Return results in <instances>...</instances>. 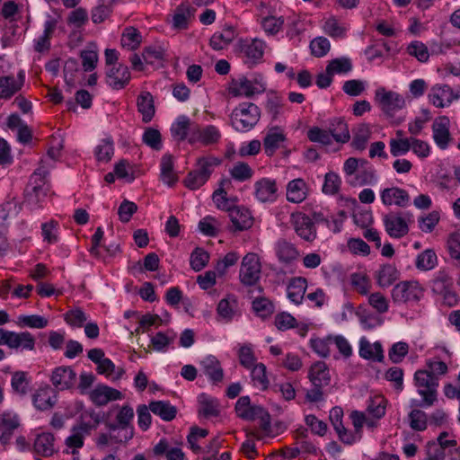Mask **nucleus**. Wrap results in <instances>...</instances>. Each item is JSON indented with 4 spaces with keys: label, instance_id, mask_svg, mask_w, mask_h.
I'll list each match as a JSON object with an SVG mask.
<instances>
[{
    "label": "nucleus",
    "instance_id": "obj_1",
    "mask_svg": "<svg viewBox=\"0 0 460 460\" xmlns=\"http://www.w3.org/2000/svg\"><path fill=\"white\" fill-rule=\"evenodd\" d=\"M374 101L393 124L399 125L403 121V118L395 117V113L406 106L405 98L402 94L378 87L375 91Z\"/></svg>",
    "mask_w": 460,
    "mask_h": 460
},
{
    "label": "nucleus",
    "instance_id": "obj_2",
    "mask_svg": "<svg viewBox=\"0 0 460 460\" xmlns=\"http://www.w3.org/2000/svg\"><path fill=\"white\" fill-rule=\"evenodd\" d=\"M418 394L422 397L420 402L412 399L411 407H430L438 399V378L427 370H418L414 374Z\"/></svg>",
    "mask_w": 460,
    "mask_h": 460
},
{
    "label": "nucleus",
    "instance_id": "obj_3",
    "mask_svg": "<svg viewBox=\"0 0 460 460\" xmlns=\"http://www.w3.org/2000/svg\"><path fill=\"white\" fill-rule=\"evenodd\" d=\"M133 408L129 405H123L116 415V421L105 423L109 431H111V439L114 443H126L133 438Z\"/></svg>",
    "mask_w": 460,
    "mask_h": 460
},
{
    "label": "nucleus",
    "instance_id": "obj_4",
    "mask_svg": "<svg viewBox=\"0 0 460 460\" xmlns=\"http://www.w3.org/2000/svg\"><path fill=\"white\" fill-rule=\"evenodd\" d=\"M261 117L260 108L252 102H243L231 113L233 126L238 131H248L253 128Z\"/></svg>",
    "mask_w": 460,
    "mask_h": 460
},
{
    "label": "nucleus",
    "instance_id": "obj_5",
    "mask_svg": "<svg viewBox=\"0 0 460 460\" xmlns=\"http://www.w3.org/2000/svg\"><path fill=\"white\" fill-rule=\"evenodd\" d=\"M221 160L217 157H200L198 159L196 170L189 172L184 180V184L190 190H197L208 180L212 167L218 165Z\"/></svg>",
    "mask_w": 460,
    "mask_h": 460
},
{
    "label": "nucleus",
    "instance_id": "obj_6",
    "mask_svg": "<svg viewBox=\"0 0 460 460\" xmlns=\"http://www.w3.org/2000/svg\"><path fill=\"white\" fill-rule=\"evenodd\" d=\"M413 221L410 212H390L383 217L386 233L393 238L400 239L409 233V223Z\"/></svg>",
    "mask_w": 460,
    "mask_h": 460
},
{
    "label": "nucleus",
    "instance_id": "obj_7",
    "mask_svg": "<svg viewBox=\"0 0 460 460\" xmlns=\"http://www.w3.org/2000/svg\"><path fill=\"white\" fill-rule=\"evenodd\" d=\"M261 273V264L259 256L254 252L247 253L242 260L239 279L245 286L255 285Z\"/></svg>",
    "mask_w": 460,
    "mask_h": 460
},
{
    "label": "nucleus",
    "instance_id": "obj_8",
    "mask_svg": "<svg viewBox=\"0 0 460 460\" xmlns=\"http://www.w3.org/2000/svg\"><path fill=\"white\" fill-rule=\"evenodd\" d=\"M0 345H6L15 349L33 350L35 338L28 332H14L0 328Z\"/></svg>",
    "mask_w": 460,
    "mask_h": 460
},
{
    "label": "nucleus",
    "instance_id": "obj_9",
    "mask_svg": "<svg viewBox=\"0 0 460 460\" xmlns=\"http://www.w3.org/2000/svg\"><path fill=\"white\" fill-rule=\"evenodd\" d=\"M423 296V288L417 281H402L392 289L394 303L418 302Z\"/></svg>",
    "mask_w": 460,
    "mask_h": 460
},
{
    "label": "nucleus",
    "instance_id": "obj_10",
    "mask_svg": "<svg viewBox=\"0 0 460 460\" xmlns=\"http://www.w3.org/2000/svg\"><path fill=\"white\" fill-rule=\"evenodd\" d=\"M291 224L296 234L306 242H313L316 238V229L312 219L303 213H293Z\"/></svg>",
    "mask_w": 460,
    "mask_h": 460
},
{
    "label": "nucleus",
    "instance_id": "obj_11",
    "mask_svg": "<svg viewBox=\"0 0 460 460\" xmlns=\"http://www.w3.org/2000/svg\"><path fill=\"white\" fill-rule=\"evenodd\" d=\"M460 98L459 91H454L447 84L434 85L429 94V102L438 108L450 105L455 100Z\"/></svg>",
    "mask_w": 460,
    "mask_h": 460
},
{
    "label": "nucleus",
    "instance_id": "obj_12",
    "mask_svg": "<svg viewBox=\"0 0 460 460\" xmlns=\"http://www.w3.org/2000/svg\"><path fill=\"white\" fill-rule=\"evenodd\" d=\"M449 128L450 120L447 116H439L432 123V138L442 150L447 149L452 140Z\"/></svg>",
    "mask_w": 460,
    "mask_h": 460
},
{
    "label": "nucleus",
    "instance_id": "obj_13",
    "mask_svg": "<svg viewBox=\"0 0 460 460\" xmlns=\"http://www.w3.org/2000/svg\"><path fill=\"white\" fill-rule=\"evenodd\" d=\"M89 397L96 406H104L110 402L121 400L123 394L115 388L99 384L89 392Z\"/></svg>",
    "mask_w": 460,
    "mask_h": 460
},
{
    "label": "nucleus",
    "instance_id": "obj_14",
    "mask_svg": "<svg viewBox=\"0 0 460 460\" xmlns=\"http://www.w3.org/2000/svg\"><path fill=\"white\" fill-rule=\"evenodd\" d=\"M221 138L220 130L214 125H208L204 128H198L189 135L188 141L190 144L197 142L201 143L204 146H210L217 144Z\"/></svg>",
    "mask_w": 460,
    "mask_h": 460
},
{
    "label": "nucleus",
    "instance_id": "obj_15",
    "mask_svg": "<svg viewBox=\"0 0 460 460\" xmlns=\"http://www.w3.org/2000/svg\"><path fill=\"white\" fill-rule=\"evenodd\" d=\"M24 72L20 71L17 78L13 75L0 76V99H10L18 93L24 84Z\"/></svg>",
    "mask_w": 460,
    "mask_h": 460
},
{
    "label": "nucleus",
    "instance_id": "obj_16",
    "mask_svg": "<svg viewBox=\"0 0 460 460\" xmlns=\"http://www.w3.org/2000/svg\"><path fill=\"white\" fill-rule=\"evenodd\" d=\"M57 393L49 385L40 387L32 395V402L36 409L48 411L57 403Z\"/></svg>",
    "mask_w": 460,
    "mask_h": 460
},
{
    "label": "nucleus",
    "instance_id": "obj_17",
    "mask_svg": "<svg viewBox=\"0 0 460 460\" xmlns=\"http://www.w3.org/2000/svg\"><path fill=\"white\" fill-rule=\"evenodd\" d=\"M266 90V86L253 87L251 80L244 76H241L237 79H233L229 85V93L234 96H245L252 97L254 94H259Z\"/></svg>",
    "mask_w": 460,
    "mask_h": 460
},
{
    "label": "nucleus",
    "instance_id": "obj_18",
    "mask_svg": "<svg viewBox=\"0 0 460 460\" xmlns=\"http://www.w3.org/2000/svg\"><path fill=\"white\" fill-rule=\"evenodd\" d=\"M76 378L75 372L71 367H56L51 375V382L58 390H66L73 386Z\"/></svg>",
    "mask_w": 460,
    "mask_h": 460
},
{
    "label": "nucleus",
    "instance_id": "obj_19",
    "mask_svg": "<svg viewBox=\"0 0 460 460\" xmlns=\"http://www.w3.org/2000/svg\"><path fill=\"white\" fill-rule=\"evenodd\" d=\"M382 202L386 206L396 205L406 207L410 203V196L406 190L397 187L386 188L381 192Z\"/></svg>",
    "mask_w": 460,
    "mask_h": 460
},
{
    "label": "nucleus",
    "instance_id": "obj_20",
    "mask_svg": "<svg viewBox=\"0 0 460 460\" xmlns=\"http://www.w3.org/2000/svg\"><path fill=\"white\" fill-rule=\"evenodd\" d=\"M106 75L108 84L116 90L124 88L130 80L128 68L124 65L110 68Z\"/></svg>",
    "mask_w": 460,
    "mask_h": 460
},
{
    "label": "nucleus",
    "instance_id": "obj_21",
    "mask_svg": "<svg viewBox=\"0 0 460 460\" xmlns=\"http://www.w3.org/2000/svg\"><path fill=\"white\" fill-rule=\"evenodd\" d=\"M229 217L236 231H243L252 227L253 218L250 211L243 207H233L229 211Z\"/></svg>",
    "mask_w": 460,
    "mask_h": 460
},
{
    "label": "nucleus",
    "instance_id": "obj_22",
    "mask_svg": "<svg viewBox=\"0 0 460 460\" xmlns=\"http://www.w3.org/2000/svg\"><path fill=\"white\" fill-rule=\"evenodd\" d=\"M358 354L365 359L381 362L384 359V351L380 342L370 343L365 337L360 339Z\"/></svg>",
    "mask_w": 460,
    "mask_h": 460
},
{
    "label": "nucleus",
    "instance_id": "obj_23",
    "mask_svg": "<svg viewBox=\"0 0 460 460\" xmlns=\"http://www.w3.org/2000/svg\"><path fill=\"white\" fill-rule=\"evenodd\" d=\"M90 423L81 422L79 425L74 426L71 429V435L66 438V445L69 448L76 449L84 446V438L89 435L92 430ZM75 453V450H73Z\"/></svg>",
    "mask_w": 460,
    "mask_h": 460
},
{
    "label": "nucleus",
    "instance_id": "obj_24",
    "mask_svg": "<svg viewBox=\"0 0 460 460\" xmlns=\"http://www.w3.org/2000/svg\"><path fill=\"white\" fill-rule=\"evenodd\" d=\"M308 377L314 386H327L331 382L329 369L323 361H318L311 367Z\"/></svg>",
    "mask_w": 460,
    "mask_h": 460
},
{
    "label": "nucleus",
    "instance_id": "obj_25",
    "mask_svg": "<svg viewBox=\"0 0 460 460\" xmlns=\"http://www.w3.org/2000/svg\"><path fill=\"white\" fill-rule=\"evenodd\" d=\"M276 181L270 179H261L255 183V195L261 202L273 201L277 193Z\"/></svg>",
    "mask_w": 460,
    "mask_h": 460
},
{
    "label": "nucleus",
    "instance_id": "obj_26",
    "mask_svg": "<svg viewBox=\"0 0 460 460\" xmlns=\"http://www.w3.org/2000/svg\"><path fill=\"white\" fill-rule=\"evenodd\" d=\"M196 129L190 118L185 115L179 116L176 121L171 127V133L174 139L182 141L187 138Z\"/></svg>",
    "mask_w": 460,
    "mask_h": 460
},
{
    "label": "nucleus",
    "instance_id": "obj_27",
    "mask_svg": "<svg viewBox=\"0 0 460 460\" xmlns=\"http://www.w3.org/2000/svg\"><path fill=\"white\" fill-rule=\"evenodd\" d=\"M137 106L142 120L145 123L151 121L155 113L153 95L149 92H142L137 97Z\"/></svg>",
    "mask_w": 460,
    "mask_h": 460
},
{
    "label": "nucleus",
    "instance_id": "obj_28",
    "mask_svg": "<svg viewBox=\"0 0 460 460\" xmlns=\"http://www.w3.org/2000/svg\"><path fill=\"white\" fill-rule=\"evenodd\" d=\"M19 425V418L16 414L11 412L3 413L0 418V440L3 443H7Z\"/></svg>",
    "mask_w": 460,
    "mask_h": 460
},
{
    "label": "nucleus",
    "instance_id": "obj_29",
    "mask_svg": "<svg viewBox=\"0 0 460 460\" xmlns=\"http://www.w3.org/2000/svg\"><path fill=\"white\" fill-rule=\"evenodd\" d=\"M31 188H27L26 196H25V203L31 207V208H36L40 206V203L43 202L46 195L47 190L44 188L45 182L40 179V182L30 183Z\"/></svg>",
    "mask_w": 460,
    "mask_h": 460
},
{
    "label": "nucleus",
    "instance_id": "obj_30",
    "mask_svg": "<svg viewBox=\"0 0 460 460\" xmlns=\"http://www.w3.org/2000/svg\"><path fill=\"white\" fill-rule=\"evenodd\" d=\"M275 250L279 261L285 264H289L299 257V252L296 246L284 239L276 243Z\"/></svg>",
    "mask_w": 460,
    "mask_h": 460
},
{
    "label": "nucleus",
    "instance_id": "obj_31",
    "mask_svg": "<svg viewBox=\"0 0 460 460\" xmlns=\"http://www.w3.org/2000/svg\"><path fill=\"white\" fill-rule=\"evenodd\" d=\"M195 8L188 4H180L172 15V27L177 30H183L188 27L190 21L193 18Z\"/></svg>",
    "mask_w": 460,
    "mask_h": 460
},
{
    "label": "nucleus",
    "instance_id": "obj_32",
    "mask_svg": "<svg viewBox=\"0 0 460 460\" xmlns=\"http://www.w3.org/2000/svg\"><path fill=\"white\" fill-rule=\"evenodd\" d=\"M200 365L204 374L214 383L220 382L223 379V368L219 360L215 356H207L200 362Z\"/></svg>",
    "mask_w": 460,
    "mask_h": 460
},
{
    "label": "nucleus",
    "instance_id": "obj_33",
    "mask_svg": "<svg viewBox=\"0 0 460 460\" xmlns=\"http://www.w3.org/2000/svg\"><path fill=\"white\" fill-rule=\"evenodd\" d=\"M307 195V186L305 181L297 178L288 182L287 186V199L293 203H300L305 199Z\"/></svg>",
    "mask_w": 460,
    "mask_h": 460
},
{
    "label": "nucleus",
    "instance_id": "obj_34",
    "mask_svg": "<svg viewBox=\"0 0 460 460\" xmlns=\"http://www.w3.org/2000/svg\"><path fill=\"white\" fill-rule=\"evenodd\" d=\"M262 407L259 405H252L249 396H242L235 404V411L238 417L245 420H256V415Z\"/></svg>",
    "mask_w": 460,
    "mask_h": 460
},
{
    "label": "nucleus",
    "instance_id": "obj_35",
    "mask_svg": "<svg viewBox=\"0 0 460 460\" xmlns=\"http://www.w3.org/2000/svg\"><path fill=\"white\" fill-rule=\"evenodd\" d=\"M265 111L271 120H278L284 113V102L281 96L275 92L268 93L265 101Z\"/></svg>",
    "mask_w": 460,
    "mask_h": 460
},
{
    "label": "nucleus",
    "instance_id": "obj_36",
    "mask_svg": "<svg viewBox=\"0 0 460 460\" xmlns=\"http://www.w3.org/2000/svg\"><path fill=\"white\" fill-rule=\"evenodd\" d=\"M284 140L285 136L280 128H270L263 139L266 155L269 156L272 155Z\"/></svg>",
    "mask_w": 460,
    "mask_h": 460
},
{
    "label": "nucleus",
    "instance_id": "obj_37",
    "mask_svg": "<svg viewBox=\"0 0 460 460\" xmlns=\"http://www.w3.org/2000/svg\"><path fill=\"white\" fill-rule=\"evenodd\" d=\"M306 287L307 283L305 278L297 277L292 279L288 286V297L296 305L301 304Z\"/></svg>",
    "mask_w": 460,
    "mask_h": 460
},
{
    "label": "nucleus",
    "instance_id": "obj_38",
    "mask_svg": "<svg viewBox=\"0 0 460 460\" xmlns=\"http://www.w3.org/2000/svg\"><path fill=\"white\" fill-rule=\"evenodd\" d=\"M235 38V31L231 26L215 32L210 38L209 44L215 50H221L227 47Z\"/></svg>",
    "mask_w": 460,
    "mask_h": 460
},
{
    "label": "nucleus",
    "instance_id": "obj_39",
    "mask_svg": "<svg viewBox=\"0 0 460 460\" xmlns=\"http://www.w3.org/2000/svg\"><path fill=\"white\" fill-rule=\"evenodd\" d=\"M150 411L165 421L172 420L177 413L175 406L166 401H155L149 404Z\"/></svg>",
    "mask_w": 460,
    "mask_h": 460
},
{
    "label": "nucleus",
    "instance_id": "obj_40",
    "mask_svg": "<svg viewBox=\"0 0 460 460\" xmlns=\"http://www.w3.org/2000/svg\"><path fill=\"white\" fill-rule=\"evenodd\" d=\"M242 52L245 58V63L253 64L262 58L264 43L260 40H253L252 42L242 47Z\"/></svg>",
    "mask_w": 460,
    "mask_h": 460
},
{
    "label": "nucleus",
    "instance_id": "obj_41",
    "mask_svg": "<svg viewBox=\"0 0 460 460\" xmlns=\"http://www.w3.org/2000/svg\"><path fill=\"white\" fill-rule=\"evenodd\" d=\"M161 179L168 186H172L178 181L173 171L172 156L169 154L164 155L161 160Z\"/></svg>",
    "mask_w": 460,
    "mask_h": 460
},
{
    "label": "nucleus",
    "instance_id": "obj_42",
    "mask_svg": "<svg viewBox=\"0 0 460 460\" xmlns=\"http://www.w3.org/2000/svg\"><path fill=\"white\" fill-rule=\"evenodd\" d=\"M35 451L44 456H51L54 451V437L51 433H42L34 441Z\"/></svg>",
    "mask_w": 460,
    "mask_h": 460
},
{
    "label": "nucleus",
    "instance_id": "obj_43",
    "mask_svg": "<svg viewBox=\"0 0 460 460\" xmlns=\"http://www.w3.org/2000/svg\"><path fill=\"white\" fill-rule=\"evenodd\" d=\"M237 308V300L234 296H227L226 298H223L219 301L217 305V314L218 315L229 322L234 317Z\"/></svg>",
    "mask_w": 460,
    "mask_h": 460
},
{
    "label": "nucleus",
    "instance_id": "obj_44",
    "mask_svg": "<svg viewBox=\"0 0 460 460\" xmlns=\"http://www.w3.org/2000/svg\"><path fill=\"white\" fill-rule=\"evenodd\" d=\"M353 134L354 137L351 143L352 146L357 150H364L371 137V129L369 125L365 123L359 124L354 129Z\"/></svg>",
    "mask_w": 460,
    "mask_h": 460
},
{
    "label": "nucleus",
    "instance_id": "obj_45",
    "mask_svg": "<svg viewBox=\"0 0 460 460\" xmlns=\"http://www.w3.org/2000/svg\"><path fill=\"white\" fill-rule=\"evenodd\" d=\"M199 413L202 416L209 418L218 415V402L215 398L206 394H202L199 396Z\"/></svg>",
    "mask_w": 460,
    "mask_h": 460
},
{
    "label": "nucleus",
    "instance_id": "obj_46",
    "mask_svg": "<svg viewBox=\"0 0 460 460\" xmlns=\"http://www.w3.org/2000/svg\"><path fill=\"white\" fill-rule=\"evenodd\" d=\"M332 137L339 143H346L349 140L350 135L347 123L341 119H334L330 126Z\"/></svg>",
    "mask_w": 460,
    "mask_h": 460
},
{
    "label": "nucleus",
    "instance_id": "obj_47",
    "mask_svg": "<svg viewBox=\"0 0 460 460\" xmlns=\"http://www.w3.org/2000/svg\"><path fill=\"white\" fill-rule=\"evenodd\" d=\"M114 154L113 140L111 137L103 138L96 146L94 155L97 161L108 163Z\"/></svg>",
    "mask_w": 460,
    "mask_h": 460
},
{
    "label": "nucleus",
    "instance_id": "obj_48",
    "mask_svg": "<svg viewBox=\"0 0 460 460\" xmlns=\"http://www.w3.org/2000/svg\"><path fill=\"white\" fill-rule=\"evenodd\" d=\"M142 37L139 31L134 27H128L124 30L121 36V45L124 48L134 50L141 43Z\"/></svg>",
    "mask_w": 460,
    "mask_h": 460
},
{
    "label": "nucleus",
    "instance_id": "obj_49",
    "mask_svg": "<svg viewBox=\"0 0 460 460\" xmlns=\"http://www.w3.org/2000/svg\"><path fill=\"white\" fill-rule=\"evenodd\" d=\"M377 283L381 288L391 286L398 278L396 269L390 265L383 266L377 272Z\"/></svg>",
    "mask_w": 460,
    "mask_h": 460
},
{
    "label": "nucleus",
    "instance_id": "obj_50",
    "mask_svg": "<svg viewBox=\"0 0 460 460\" xmlns=\"http://www.w3.org/2000/svg\"><path fill=\"white\" fill-rule=\"evenodd\" d=\"M11 386L14 393L25 395L28 393L29 380L25 372L17 371L13 374Z\"/></svg>",
    "mask_w": 460,
    "mask_h": 460
},
{
    "label": "nucleus",
    "instance_id": "obj_51",
    "mask_svg": "<svg viewBox=\"0 0 460 460\" xmlns=\"http://www.w3.org/2000/svg\"><path fill=\"white\" fill-rule=\"evenodd\" d=\"M251 369V376L254 385L260 386L262 390L268 388L269 380L266 375V367L262 363L254 365Z\"/></svg>",
    "mask_w": 460,
    "mask_h": 460
},
{
    "label": "nucleus",
    "instance_id": "obj_52",
    "mask_svg": "<svg viewBox=\"0 0 460 460\" xmlns=\"http://www.w3.org/2000/svg\"><path fill=\"white\" fill-rule=\"evenodd\" d=\"M17 323L20 326L42 329L48 325V320L45 317L38 314H22L18 317Z\"/></svg>",
    "mask_w": 460,
    "mask_h": 460
},
{
    "label": "nucleus",
    "instance_id": "obj_53",
    "mask_svg": "<svg viewBox=\"0 0 460 460\" xmlns=\"http://www.w3.org/2000/svg\"><path fill=\"white\" fill-rule=\"evenodd\" d=\"M209 261V254L202 248H196L190 254V266L195 271L206 267Z\"/></svg>",
    "mask_w": 460,
    "mask_h": 460
},
{
    "label": "nucleus",
    "instance_id": "obj_54",
    "mask_svg": "<svg viewBox=\"0 0 460 460\" xmlns=\"http://www.w3.org/2000/svg\"><path fill=\"white\" fill-rule=\"evenodd\" d=\"M366 414L379 420L385 414V399L383 397H376L368 401Z\"/></svg>",
    "mask_w": 460,
    "mask_h": 460
},
{
    "label": "nucleus",
    "instance_id": "obj_55",
    "mask_svg": "<svg viewBox=\"0 0 460 460\" xmlns=\"http://www.w3.org/2000/svg\"><path fill=\"white\" fill-rule=\"evenodd\" d=\"M326 67L332 75L335 74H347L351 71L352 64L349 58H340L331 60Z\"/></svg>",
    "mask_w": 460,
    "mask_h": 460
},
{
    "label": "nucleus",
    "instance_id": "obj_56",
    "mask_svg": "<svg viewBox=\"0 0 460 460\" xmlns=\"http://www.w3.org/2000/svg\"><path fill=\"white\" fill-rule=\"evenodd\" d=\"M437 264V256L432 250H425L418 255L416 260V267L421 270H429L433 269Z\"/></svg>",
    "mask_w": 460,
    "mask_h": 460
},
{
    "label": "nucleus",
    "instance_id": "obj_57",
    "mask_svg": "<svg viewBox=\"0 0 460 460\" xmlns=\"http://www.w3.org/2000/svg\"><path fill=\"white\" fill-rule=\"evenodd\" d=\"M410 427L418 431H422L427 428V414L418 409H413L409 413Z\"/></svg>",
    "mask_w": 460,
    "mask_h": 460
},
{
    "label": "nucleus",
    "instance_id": "obj_58",
    "mask_svg": "<svg viewBox=\"0 0 460 460\" xmlns=\"http://www.w3.org/2000/svg\"><path fill=\"white\" fill-rule=\"evenodd\" d=\"M341 183V181L338 174L332 172H327L324 177L323 191L325 194L334 195L339 191Z\"/></svg>",
    "mask_w": 460,
    "mask_h": 460
},
{
    "label": "nucleus",
    "instance_id": "obj_59",
    "mask_svg": "<svg viewBox=\"0 0 460 460\" xmlns=\"http://www.w3.org/2000/svg\"><path fill=\"white\" fill-rule=\"evenodd\" d=\"M411 138H392L390 140V152L394 156L405 155L411 149Z\"/></svg>",
    "mask_w": 460,
    "mask_h": 460
},
{
    "label": "nucleus",
    "instance_id": "obj_60",
    "mask_svg": "<svg viewBox=\"0 0 460 460\" xmlns=\"http://www.w3.org/2000/svg\"><path fill=\"white\" fill-rule=\"evenodd\" d=\"M408 53L415 57L420 62H427L429 53L427 46L420 41H412L408 47Z\"/></svg>",
    "mask_w": 460,
    "mask_h": 460
},
{
    "label": "nucleus",
    "instance_id": "obj_61",
    "mask_svg": "<svg viewBox=\"0 0 460 460\" xmlns=\"http://www.w3.org/2000/svg\"><path fill=\"white\" fill-rule=\"evenodd\" d=\"M283 23L284 20L281 17L275 16L264 17L261 22V27L263 28L264 31L271 35L278 33L282 28Z\"/></svg>",
    "mask_w": 460,
    "mask_h": 460
},
{
    "label": "nucleus",
    "instance_id": "obj_62",
    "mask_svg": "<svg viewBox=\"0 0 460 460\" xmlns=\"http://www.w3.org/2000/svg\"><path fill=\"white\" fill-rule=\"evenodd\" d=\"M231 176L240 181H246L252 176V170L246 163H237L230 170Z\"/></svg>",
    "mask_w": 460,
    "mask_h": 460
},
{
    "label": "nucleus",
    "instance_id": "obj_63",
    "mask_svg": "<svg viewBox=\"0 0 460 460\" xmlns=\"http://www.w3.org/2000/svg\"><path fill=\"white\" fill-rule=\"evenodd\" d=\"M252 308L256 314L262 318L270 315L274 311L273 304L267 298H256L252 302Z\"/></svg>",
    "mask_w": 460,
    "mask_h": 460
},
{
    "label": "nucleus",
    "instance_id": "obj_64",
    "mask_svg": "<svg viewBox=\"0 0 460 460\" xmlns=\"http://www.w3.org/2000/svg\"><path fill=\"white\" fill-rule=\"evenodd\" d=\"M137 211V206L133 201L124 199L119 207L118 215L122 223H128Z\"/></svg>",
    "mask_w": 460,
    "mask_h": 460
}]
</instances>
